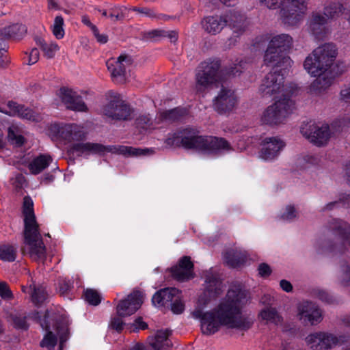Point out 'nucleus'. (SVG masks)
<instances>
[{
	"mask_svg": "<svg viewBox=\"0 0 350 350\" xmlns=\"http://www.w3.org/2000/svg\"><path fill=\"white\" fill-rule=\"evenodd\" d=\"M81 21L85 25L88 27L92 30V31H96V27L91 23L90 19L88 16H83L81 18Z\"/></svg>",
	"mask_w": 350,
	"mask_h": 350,
	"instance_id": "13d9d810",
	"label": "nucleus"
},
{
	"mask_svg": "<svg viewBox=\"0 0 350 350\" xmlns=\"http://www.w3.org/2000/svg\"><path fill=\"white\" fill-rule=\"evenodd\" d=\"M64 24L62 16H57L55 18L51 29L54 36L57 39H62L64 36Z\"/></svg>",
	"mask_w": 350,
	"mask_h": 350,
	"instance_id": "f704fd0d",
	"label": "nucleus"
},
{
	"mask_svg": "<svg viewBox=\"0 0 350 350\" xmlns=\"http://www.w3.org/2000/svg\"><path fill=\"white\" fill-rule=\"evenodd\" d=\"M300 132L304 137L318 146L326 144L330 137L327 125H319L313 122L303 124L300 128Z\"/></svg>",
	"mask_w": 350,
	"mask_h": 350,
	"instance_id": "4468645a",
	"label": "nucleus"
},
{
	"mask_svg": "<svg viewBox=\"0 0 350 350\" xmlns=\"http://www.w3.org/2000/svg\"><path fill=\"white\" fill-rule=\"evenodd\" d=\"M103 113L112 119L126 120L131 115V109L122 100L118 99L105 106Z\"/></svg>",
	"mask_w": 350,
	"mask_h": 350,
	"instance_id": "5701e85b",
	"label": "nucleus"
},
{
	"mask_svg": "<svg viewBox=\"0 0 350 350\" xmlns=\"http://www.w3.org/2000/svg\"><path fill=\"white\" fill-rule=\"evenodd\" d=\"M260 149L258 157L264 161H273L280 154L285 146V143L278 137H267L260 144Z\"/></svg>",
	"mask_w": 350,
	"mask_h": 350,
	"instance_id": "2eb2a0df",
	"label": "nucleus"
},
{
	"mask_svg": "<svg viewBox=\"0 0 350 350\" xmlns=\"http://www.w3.org/2000/svg\"><path fill=\"white\" fill-rule=\"evenodd\" d=\"M169 37L170 38L171 42H176L177 40V33L174 31H172L169 33Z\"/></svg>",
	"mask_w": 350,
	"mask_h": 350,
	"instance_id": "338daca9",
	"label": "nucleus"
},
{
	"mask_svg": "<svg viewBox=\"0 0 350 350\" xmlns=\"http://www.w3.org/2000/svg\"><path fill=\"white\" fill-rule=\"evenodd\" d=\"M273 72H269L262 80L259 92L262 97L271 98L273 100L289 99V96L293 93L291 87L284 83L283 75L277 73L279 68H274ZM280 70H282L280 68Z\"/></svg>",
	"mask_w": 350,
	"mask_h": 350,
	"instance_id": "6e6552de",
	"label": "nucleus"
},
{
	"mask_svg": "<svg viewBox=\"0 0 350 350\" xmlns=\"http://www.w3.org/2000/svg\"><path fill=\"white\" fill-rule=\"evenodd\" d=\"M172 312L174 314H181L185 310V303L183 297L181 294L178 299H175L174 302L170 305Z\"/></svg>",
	"mask_w": 350,
	"mask_h": 350,
	"instance_id": "ea45409f",
	"label": "nucleus"
},
{
	"mask_svg": "<svg viewBox=\"0 0 350 350\" xmlns=\"http://www.w3.org/2000/svg\"><path fill=\"white\" fill-rule=\"evenodd\" d=\"M33 206L32 200L25 197L23 202L25 240L23 250L33 260L42 262L46 258V248L38 230Z\"/></svg>",
	"mask_w": 350,
	"mask_h": 350,
	"instance_id": "39448f33",
	"label": "nucleus"
},
{
	"mask_svg": "<svg viewBox=\"0 0 350 350\" xmlns=\"http://www.w3.org/2000/svg\"><path fill=\"white\" fill-rule=\"evenodd\" d=\"M187 114V110L183 108H176L163 113V117L166 120H177Z\"/></svg>",
	"mask_w": 350,
	"mask_h": 350,
	"instance_id": "4c0bfd02",
	"label": "nucleus"
},
{
	"mask_svg": "<svg viewBox=\"0 0 350 350\" xmlns=\"http://www.w3.org/2000/svg\"><path fill=\"white\" fill-rule=\"evenodd\" d=\"M8 138L9 142L16 146H21L24 144L25 139L21 134L18 126L12 125L8 129Z\"/></svg>",
	"mask_w": 350,
	"mask_h": 350,
	"instance_id": "473e14b6",
	"label": "nucleus"
},
{
	"mask_svg": "<svg viewBox=\"0 0 350 350\" xmlns=\"http://www.w3.org/2000/svg\"><path fill=\"white\" fill-rule=\"evenodd\" d=\"M202 25L206 32L211 34L219 33L226 25H228L234 36L242 33L245 28L244 17L237 12H230L224 17L219 16L206 17L202 21Z\"/></svg>",
	"mask_w": 350,
	"mask_h": 350,
	"instance_id": "0eeeda50",
	"label": "nucleus"
},
{
	"mask_svg": "<svg viewBox=\"0 0 350 350\" xmlns=\"http://www.w3.org/2000/svg\"><path fill=\"white\" fill-rule=\"evenodd\" d=\"M111 326L113 329L120 332L123 328L122 320L119 317H115L111 320Z\"/></svg>",
	"mask_w": 350,
	"mask_h": 350,
	"instance_id": "603ef678",
	"label": "nucleus"
},
{
	"mask_svg": "<svg viewBox=\"0 0 350 350\" xmlns=\"http://www.w3.org/2000/svg\"><path fill=\"white\" fill-rule=\"evenodd\" d=\"M130 350H146L144 345L141 344L135 345Z\"/></svg>",
	"mask_w": 350,
	"mask_h": 350,
	"instance_id": "774afa93",
	"label": "nucleus"
},
{
	"mask_svg": "<svg viewBox=\"0 0 350 350\" xmlns=\"http://www.w3.org/2000/svg\"><path fill=\"white\" fill-rule=\"evenodd\" d=\"M282 0H260L266 7L269 9H276L279 7Z\"/></svg>",
	"mask_w": 350,
	"mask_h": 350,
	"instance_id": "8fccbe9b",
	"label": "nucleus"
},
{
	"mask_svg": "<svg viewBox=\"0 0 350 350\" xmlns=\"http://www.w3.org/2000/svg\"><path fill=\"white\" fill-rule=\"evenodd\" d=\"M40 57L39 51L37 49H33L29 54L28 64L29 65L36 63Z\"/></svg>",
	"mask_w": 350,
	"mask_h": 350,
	"instance_id": "de8ad7c7",
	"label": "nucleus"
},
{
	"mask_svg": "<svg viewBox=\"0 0 350 350\" xmlns=\"http://www.w3.org/2000/svg\"><path fill=\"white\" fill-rule=\"evenodd\" d=\"M181 294V291L176 288H163L153 295L152 301L157 307L170 306L172 302L178 299Z\"/></svg>",
	"mask_w": 350,
	"mask_h": 350,
	"instance_id": "393cba45",
	"label": "nucleus"
},
{
	"mask_svg": "<svg viewBox=\"0 0 350 350\" xmlns=\"http://www.w3.org/2000/svg\"><path fill=\"white\" fill-rule=\"evenodd\" d=\"M258 271V274L263 278H267L271 273V267L266 263L260 264Z\"/></svg>",
	"mask_w": 350,
	"mask_h": 350,
	"instance_id": "49530a36",
	"label": "nucleus"
},
{
	"mask_svg": "<svg viewBox=\"0 0 350 350\" xmlns=\"http://www.w3.org/2000/svg\"><path fill=\"white\" fill-rule=\"evenodd\" d=\"M92 33L98 42L104 44L107 42V36L105 34H100L97 28H96V31H92Z\"/></svg>",
	"mask_w": 350,
	"mask_h": 350,
	"instance_id": "4d7b16f0",
	"label": "nucleus"
},
{
	"mask_svg": "<svg viewBox=\"0 0 350 350\" xmlns=\"http://www.w3.org/2000/svg\"><path fill=\"white\" fill-rule=\"evenodd\" d=\"M83 128L77 124H53L49 128V135L52 140L69 144L79 154H98L105 152L122 154L125 157L145 155L152 150L136 148L128 146L106 147L99 144L81 142L85 137Z\"/></svg>",
	"mask_w": 350,
	"mask_h": 350,
	"instance_id": "f03ea898",
	"label": "nucleus"
},
{
	"mask_svg": "<svg viewBox=\"0 0 350 350\" xmlns=\"http://www.w3.org/2000/svg\"><path fill=\"white\" fill-rule=\"evenodd\" d=\"M338 54L336 46L326 43L316 48L305 59L304 66L311 76L317 77L310 85V92L320 94L333 83L329 69Z\"/></svg>",
	"mask_w": 350,
	"mask_h": 350,
	"instance_id": "7ed1b4c3",
	"label": "nucleus"
},
{
	"mask_svg": "<svg viewBox=\"0 0 350 350\" xmlns=\"http://www.w3.org/2000/svg\"><path fill=\"white\" fill-rule=\"evenodd\" d=\"M294 103L290 99L275 100L261 115V122L266 124L275 125L282 122L291 113Z\"/></svg>",
	"mask_w": 350,
	"mask_h": 350,
	"instance_id": "f8f14e48",
	"label": "nucleus"
},
{
	"mask_svg": "<svg viewBox=\"0 0 350 350\" xmlns=\"http://www.w3.org/2000/svg\"><path fill=\"white\" fill-rule=\"evenodd\" d=\"M144 301L142 293L134 291L126 299L121 301L117 306V313L119 316L126 317L135 313Z\"/></svg>",
	"mask_w": 350,
	"mask_h": 350,
	"instance_id": "6ab92c4d",
	"label": "nucleus"
},
{
	"mask_svg": "<svg viewBox=\"0 0 350 350\" xmlns=\"http://www.w3.org/2000/svg\"><path fill=\"white\" fill-rule=\"evenodd\" d=\"M217 61L202 62L198 67L196 76V90L203 92L219 82Z\"/></svg>",
	"mask_w": 350,
	"mask_h": 350,
	"instance_id": "9b49d317",
	"label": "nucleus"
},
{
	"mask_svg": "<svg viewBox=\"0 0 350 350\" xmlns=\"http://www.w3.org/2000/svg\"><path fill=\"white\" fill-rule=\"evenodd\" d=\"M149 122L150 118L148 116H141L137 120V126L139 129L147 131L150 129V125L148 124Z\"/></svg>",
	"mask_w": 350,
	"mask_h": 350,
	"instance_id": "37998d69",
	"label": "nucleus"
},
{
	"mask_svg": "<svg viewBox=\"0 0 350 350\" xmlns=\"http://www.w3.org/2000/svg\"><path fill=\"white\" fill-rule=\"evenodd\" d=\"M293 46V38L286 33L273 36L264 55V64L269 67L281 68L284 70L291 67L293 62L286 55Z\"/></svg>",
	"mask_w": 350,
	"mask_h": 350,
	"instance_id": "423d86ee",
	"label": "nucleus"
},
{
	"mask_svg": "<svg viewBox=\"0 0 350 350\" xmlns=\"http://www.w3.org/2000/svg\"><path fill=\"white\" fill-rule=\"evenodd\" d=\"M204 277L203 292L199 295L191 312L192 317L200 321L202 332L206 335H213L221 327L248 329L253 321L241 313L243 307L248 301L247 293L239 286H233L217 306L204 312L209 304L224 291L221 282L212 269L205 271Z\"/></svg>",
	"mask_w": 350,
	"mask_h": 350,
	"instance_id": "f257e3e1",
	"label": "nucleus"
},
{
	"mask_svg": "<svg viewBox=\"0 0 350 350\" xmlns=\"http://www.w3.org/2000/svg\"><path fill=\"white\" fill-rule=\"evenodd\" d=\"M329 22L326 16L320 12H313L308 23L310 31L314 35H319L325 29V25Z\"/></svg>",
	"mask_w": 350,
	"mask_h": 350,
	"instance_id": "bb28decb",
	"label": "nucleus"
},
{
	"mask_svg": "<svg viewBox=\"0 0 350 350\" xmlns=\"http://www.w3.org/2000/svg\"><path fill=\"white\" fill-rule=\"evenodd\" d=\"M167 144L173 146H182L187 149H193L203 154L219 155L232 150L228 141L221 137L202 136L196 130L187 129L174 134L172 138L167 139Z\"/></svg>",
	"mask_w": 350,
	"mask_h": 350,
	"instance_id": "20e7f679",
	"label": "nucleus"
},
{
	"mask_svg": "<svg viewBox=\"0 0 350 350\" xmlns=\"http://www.w3.org/2000/svg\"><path fill=\"white\" fill-rule=\"evenodd\" d=\"M226 263L232 267H236L244 262V258L238 252H228L225 255Z\"/></svg>",
	"mask_w": 350,
	"mask_h": 350,
	"instance_id": "e433bc0d",
	"label": "nucleus"
},
{
	"mask_svg": "<svg viewBox=\"0 0 350 350\" xmlns=\"http://www.w3.org/2000/svg\"><path fill=\"white\" fill-rule=\"evenodd\" d=\"M243 64L242 62H240V64L239 65H235L234 68H232L231 70L230 71V72L233 75H235L238 72H241V68H243Z\"/></svg>",
	"mask_w": 350,
	"mask_h": 350,
	"instance_id": "680f3d73",
	"label": "nucleus"
},
{
	"mask_svg": "<svg viewBox=\"0 0 350 350\" xmlns=\"http://www.w3.org/2000/svg\"><path fill=\"white\" fill-rule=\"evenodd\" d=\"M342 284L344 286H347L350 280V267L349 266H345L343 267L342 271Z\"/></svg>",
	"mask_w": 350,
	"mask_h": 350,
	"instance_id": "09e8293b",
	"label": "nucleus"
},
{
	"mask_svg": "<svg viewBox=\"0 0 350 350\" xmlns=\"http://www.w3.org/2000/svg\"><path fill=\"white\" fill-rule=\"evenodd\" d=\"M37 44L42 50L44 56L47 58H53L56 52L59 49L58 44L54 42H46L44 40L40 39L38 40Z\"/></svg>",
	"mask_w": 350,
	"mask_h": 350,
	"instance_id": "2f4dec72",
	"label": "nucleus"
},
{
	"mask_svg": "<svg viewBox=\"0 0 350 350\" xmlns=\"http://www.w3.org/2000/svg\"><path fill=\"white\" fill-rule=\"evenodd\" d=\"M23 291L24 292H27V290L25 287H23ZM27 293H30L31 294L32 301L36 304H39L42 302L46 298V292L42 288H36L34 286L32 287L31 285L29 286V291Z\"/></svg>",
	"mask_w": 350,
	"mask_h": 350,
	"instance_id": "c9c22d12",
	"label": "nucleus"
},
{
	"mask_svg": "<svg viewBox=\"0 0 350 350\" xmlns=\"http://www.w3.org/2000/svg\"><path fill=\"white\" fill-rule=\"evenodd\" d=\"M70 284L69 281H67L65 279H62L59 280L58 285V291L61 295H66L70 291Z\"/></svg>",
	"mask_w": 350,
	"mask_h": 350,
	"instance_id": "c03bdc74",
	"label": "nucleus"
},
{
	"mask_svg": "<svg viewBox=\"0 0 350 350\" xmlns=\"http://www.w3.org/2000/svg\"><path fill=\"white\" fill-rule=\"evenodd\" d=\"M57 95L68 109L81 112L88 111L87 105L74 90L63 87L59 90Z\"/></svg>",
	"mask_w": 350,
	"mask_h": 350,
	"instance_id": "f3484780",
	"label": "nucleus"
},
{
	"mask_svg": "<svg viewBox=\"0 0 350 350\" xmlns=\"http://www.w3.org/2000/svg\"><path fill=\"white\" fill-rule=\"evenodd\" d=\"M272 297L270 295H265L261 298L260 302L263 304H269L271 301Z\"/></svg>",
	"mask_w": 350,
	"mask_h": 350,
	"instance_id": "0e129e2a",
	"label": "nucleus"
},
{
	"mask_svg": "<svg viewBox=\"0 0 350 350\" xmlns=\"http://www.w3.org/2000/svg\"><path fill=\"white\" fill-rule=\"evenodd\" d=\"M26 31L27 29L25 25L16 23L0 29V36L3 38L19 39L25 34ZM3 44V42L0 38V66H3L8 62L6 50Z\"/></svg>",
	"mask_w": 350,
	"mask_h": 350,
	"instance_id": "a211bd4d",
	"label": "nucleus"
},
{
	"mask_svg": "<svg viewBox=\"0 0 350 350\" xmlns=\"http://www.w3.org/2000/svg\"><path fill=\"white\" fill-rule=\"evenodd\" d=\"M341 200L345 204L350 206V195H346L345 196L342 197Z\"/></svg>",
	"mask_w": 350,
	"mask_h": 350,
	"instance_id": "69168bd1",
	"label": "nucleus"
},
{
	"mask_svg": "<svg viewBox=\"0 0 350 350\" xmlns=\"http://www.w3.org/2000/svg\"><path fill=\"white\" fill-rule=\"evenodd\" d=\"M36 315V318L38 319L41 327L47 330L40 342L41 347H45L48 350H54L55 347L59 342V349L62 350L64 342L68 338L69 333L67 325L58 324L51 330L48 325L49 314L46 312L43 318L39 316L38 312Z\"/></svg>",
	"mask_w": 350,
	"mask_h": 350,
	"instance_id": "1a4fd4ad",
	"label": "nucleus"
},
{
	"mask_svg": "<svg viewBox=\"0 0 350 350\" xmlns=\"http://www.w3.org/2000/svg\"><path fill=\"white\" fill-rule=\"evenodd\" d=\"M84 297L86 301L94 306L98 305L101 301L100 294L94 289L90 288L85 290Z\"/></svg>",
	"mask_w": 350,
	"mask_h": 350,
	"instance_id": "58836bf2",
	"label": "nucleus"
},
{
	"mask_svg": "<svg viewBox=\"0 0 350 350\" xmlns=\"http://www.w3.org/2000/svg\"><path fill=\"white\" fill-rule=\"evenodd\" d=\"M280 286L281 288L286 293L291 292L293 290L292 284L289 281L286 280H282L280 282Z\"/></svg>",
	"mask_w": 350,
	"mask_h": 350,
	"instance_id": "864d4df0",
	"label": "nucleus"
},
{
	"mask_svg": "<svg viewBox=\"0 0 350 350\" xmlns=\"http://www.w3.org/2000/svg\"><path fill=\"white\" fill-rule=\"evenodd\" d=\"M346 340L345 336L325 332L310 334L305 339L308 347L312 350H329L343 344Z\"/></svg>",
	"mask_w": 350,
	"mask_h": 350,
	"instance_id": "ddd939ff",
	"label": "nucleus"
},
{
	"mask_svg": "<svg viewBox=\"0 0 350 350\" xmlns=\"http://www.w3.org/2000/svg\"><path fill=\"white\" fill-rule=\"evenodd\" d=\"M237 99L234 91L224 85L214 100L213 105L219 113H226L232 110L237 105Z\"/></svg>",
	"mask_w": 350,
	"mask_h": 350,
	"instance_id": "aec40b11",
	"label": "nucleus"
},
{
	"mask_svg": "<svg viewBox=\"0 0 350 350\" xmlns=\"http://www.w3.org/2000/svg\"><path fill=\"white\" fill-rule=\"evenodd\" d=\"M296 216L297 212L295 208L293 206L289 205L285 208L284 212L282 213L281 217L284 220L291 221L295 218Z\"/></svg>",
	"mask_w": 350,
	"mask_h": 350,
	"instance_id": "a19ab883",
	"label": "nucleus"
},
{
	"mask_svg": "<svg viewBox=\"0 0 350 350\" xmlns=\"http://www.w3.org/2000/svg\"><path fill=\"white\" fill-rule=\"evenodd\" d=\"M53 159L49 154H40L34 158L29 164V170L33 174H38L46 169Z\"/></svg>",
	"mask_w": 350,
	"mask_h": 350,
	"instance_id": "cd10ccee",
	"label": "nucleus"
},
{
	"mask_svg": "<svg viewBox=\"0 0 350 350\" xmlns=\"http://www.w3.org/2000/svg\"><path fill=\"white\" fill-rule=\"evenodd\" d=\"M254 140L256 138L253 137H243L237 144V149L239 150H246L249 147V144H252Z\"/></svg>",
	"mask_w": 350,
	"mask_h": 350,
	"instance_id": "79ce46f5",
	"label": "nucleus"
},
{
	"mask_svg": "<svg viewBox=\"0 0 350 350\" xmlns=\"http://www.w3.org/2000/svg\"><path fill=\"white\" fill-rule=\"evenodd\" d=\"M17 256V247L10 244L0 245V260L5 262H14Z\"/></svg>",
	"mask_w": 350,
	"mask_h": 350,
	"instance_id": "7c9ffc66",
	"label": "nucleus"
},
{
	"mask_svg": "<svg viewBox=\"0 0 350 350\" xmlns=\"http://www.w3.org/2000/svg\"><path fill=\"white\" fill-rule=\"evenodd\" d=\"M48 7L50 10H58L59 5L54 0H48Z\"/></svg>",
	"mask_w": 350,
	"mask_h": 350,
	"instance_id": "e2e57ef3",
	"label": "nucleus"
},
{
	"mask_svg": "<svg viewBox=\"0 0 350 350\" xmlns=\"http://www.w3.org/2000/svg\"><path fill=\"white\" fill-rule=\"evenodd\" d=\"M133 10L138 12L139 13L145 14L146 16H148L149 17L154 16V12L147 8H133Z\"/></svg>",
	"mask_w": 350,
	"mask_h": 350,
	"instance_id": "5fc2aeb1",
	"label": "nucleus"
},
{
	"mask_svg": "<svg viewBox=\"0 0 350 350\" xmlns=\"http://www.w3.org/2000/svg\"><path fill=\"white\" fill-rule=\"evenodd\" d=\"M170 334L167 329L159 330L154 336L148 337V343L154 350H171L172 343L169 338Z\"/></svg>",
	"mask_w": 350,
	"mask_h": 350,
	"instance_id": "a878e982",
	"label": "nucleus"
},
{
	"mask_svg": "<svg viewBox=\"0 0 350 350\" xmlns=\"http://www.w3.org/2000/svg\"><path fill=\"white\" fill-rule=\"evenodd\" d=\"M103 17L109 18L111 21L122 19L125 16L126 8L120 6H113L108 10H99Z\"/></svg>",
	"mask_w": 350,
	"mask_h": 350,
	"instance_id": "c756f323",
	"label": "nucleus"
},
{
	"mask_svg": "<svg viewBox=\"0 0 350 350\" xmlns=\"http://www.w3.org/2000/svg\"><path fill=\"white\" fill-rule=\"evenodd\" d=\"M340 98L345 103H350V84L341 90Z\"/></svg>",
	"mask_w": 350,
	"mask_h": 350,
	"instance_id": "3c124183",
	"label": "nucleus"
},
{
	"mask_svg": "<svg viewBox=\"0 0 350 350\" xmlns=\"http://www.w3.org/2000/svg\"><path fill=\"white\" fill-rule=\"evenodd\" d=\"M345 178L347 183L350 185V161L345 165Z\"/></svg>",
	"mask_w": 350,
	"mask_h": 350,
	"instance_id": "052dcab7",
	"label": "nucleus"
},
{
	"mask_svg": "<svg viewBox=\"0 0 350 350\" xmlns=\"http://www.w3.org/2000/svg\"><path fill=\"white\" fill-rule=\"evenodd\" d=\"M133 325L136 329H145L148 326L147 324L142 321V318L136 319Z\"/></svg>",
	"mask_w": 350,
	"mask_h": 350,
	"instance_id": "bf43d9fd",
	"label": "nucleus"
},
{
	"mask_svg": "<svg viewBox=\"0 0 350 350\" xmlns=\"http://www.w3.org/2000/svg\"><path fill=\"white\" fill-rule=\"evenodd\" d=\"M193 267L190 258L184 256L171 269L172 275L180 282L190 280L193 278Z\"/></svg>",
	"mask_w": 350,
	"mask_h": 350,
	"instance_id": "b1692460",
	"label": "nucleus"
},
{
	"mask_svg": "<svg viewBox=\"0 0 350 350\" xmlns=\"http://www.w3.org/2000/svg\"><path fill=\"white\" fill-rule=\"evenodd\" d=\"M258 319L265 324L278 325L281 323L282 319L275 308L265 307L258 314Z\"/></svg>",
	"mask_w": 350,
	"mask_h": 350,
	"instance_id": "c85d7f7f",
	"label": "nucleus"
},
{
	"mask_svg": "<svg viewBox=\"0 0 350 350\" xmlns=\"http://www.w3.org/2000/svg\"><path fill=\"white\" fill-rule=\"evenodd\" d=\"M317 158L313 155H306L303 157L300 163L305 162V165L308 164H315L317 163Z\"/></svg>",
	"mask_w": 350,
	"mask_h": 350,
	"instance_id": "6e6d98bb",
	"label": "nucleus"
},
{
	"mask_svg": "<svg viewBox=\"0 0 350 350\" xmlns=\"http://www.w3.org/2000/svg\"><path fill=\"white\" fill-rule=\"evenodd\" d=\"M131 64L130 57L126 55H120L117 59L111 58L106 63L112 78L118 82H122L124 80L126 68Z\"/></svg>",
	"mask_w": 350,
	"mask_h": 350,
	"instance_id": "412c9836",
	"label": "nucleus"
},
{
	"mask_svg": "<svg viewBox=\"0 0 350 350\" xmlns=\"http://www.w3.org/2000/svg\"><path fill=\"white\" fill-rule=\"evenodd\" d=\"M0 296L3 299H9L12 296L8 284L4 282H0Z\"/></svg>",
	"mask_w": 350,
	"mask_h": 350,
	"instance_id": "a18cd8bd",
	"label": "nucleus"
},
{
	"mask_svg": "<svg viewBox=\"0 0 350 350\" xmlns=\"http://www.w3.org/2000/svg\"><path fill=\"white\" fill-rule=\"evenodd\" d=\"M297 317L304 324L316 325L322 320V311L311 301H302L297 308Z\"/></svg>",
	"mask_w": 350,
	"mask_h": 350,
	"instance_id": "dca6fc26",
	"label": "nucleus"
},
{
	"mask_svg": "<svg viewBox=\"0 0 350 350\" xmlns=\"http://www.w3.org/2000/svg\"><path fill=\"white\" fill-rule=\"evenodd\" d=\"M342 10L343 6L342 4L333 3L325 7L323 13L330 21L336 18L342 12Z\"/></svg>",
	"mask_w": 350,
	"mask_h": 350,
	"instance_id": "72a5a7b5",
	"label": "nucleus"
},
{
	"mask_svg": "<svg viewBox=\"0 0 350 350\" xmlns=\"http://www.w3.org/2000/svg\"><path fill=\"white\" fill-rule=\"evenodd\" d=\"M8 110L2 109L0 107V112L5 113L10 116H18L21 118L27 120L38 122L41 119L40 114L34 112L31 109L25 107L15 102L10 101L8 105Z\"/></svg>",
	"mask_w": 350,
	"mask_h": 350,
	"instance_id": "4be33fe9",
	"label": "nucleus"
},
{
	"mask_svg": "<svg viewBox=\"0 0 350 350\" xmlns=\"http://www.w3.org/2000/svg\"><path fill=\"white\" fill-rule=\"evenodd\" d=\"M282 5L280 19L288 27L298 25L303 21L308 10L306 0H286Z\"/></svg>",
	"mask_w": 350,
	"mask_h": 350,
	"instance_id": "9d476101",
	"label": "nucleus"
}]
</instances>
